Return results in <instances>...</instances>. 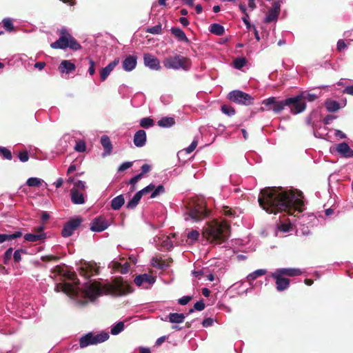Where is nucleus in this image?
<instances>
[{
  "label": "nucleus",
  "mask_w": 353,
  "mask_h": 353,
  "mask_svg": "<svg viewBox=\"0 0 353 353\" xmlns=\"http://www.w3.org/2000/svg\"><path fill=\"white\" fill-rule=\"evenodd\" d=\"M303 193L286 190L281 187H266L261 190L258 202L259 206L268 214L286 212L293 214L295 211H303Z\"/></svg>",
  "instance_id": "f257e3e1"
},
{
  "label": "nucleus",
  "mask_w": 353,
  "mask_h": 353,
  "mask_svg": "<svg viewBox=\"0 0 353 353\" xmlns=\"http://www.w3.org/2000/svg\"><path fill=\"white\" fill-rule=\"evenodd\" d=\"M230 234V225L226 221H212L207 223L203 230V236L209 242L221 244L225 242Z\"/></svg>",
  "instance_id": "f03ea898"
},
{
  "label": "nucleus",
  "mask_w": 353,
  "mask_h": 353,
  "mask_svg": "<svg viewBox=\"0 0 353 353\" xmlns=\"http://www.w3.org/2000/svg\"><path fill=\"white\" fill-rule=\"evenodd\" d=\"M302 274L297 268H279L271 274L275 281L276 289L279 292L286 290L290 287V280L285 276H296Z\"/></svg>",
  "instance_id": "7ed1b4c3"
},
{
  "label": "nucleus",
  "mask_w": 353,
  "mask_h": 353,
  "mask_svg": "<svg viewBox=\"0 0 353 353\" xmlns=\"http://www.w3.org/2000/svg\"><path fill=\"white\" fill-rule=\"evenodd\" d=\"M103 289L107 294L115 296H125L132 292V287L122 277H116L111 283L104 285Z\"/></svg>",
  "instance_id": "20e7f679"
},
{
  "label": "nucleus",
  "mask_w": 353,
  "mask_h": 353,
  "mask_svg": "<svg viewBox=\"0 0 353 353\" xmlns=\"http://www.w3.org/2000/svg\"><path fill=\"white\" fill-rule=\"evenodd\" d=\"M60 37L56 41L52 43L50 46L54 49H65L70 48L72 50H79L81 49V44L73 37L65 28H62L59 31Z\"/></svg>",
  "instance_id": "39448f33"
},
{
  "label": "nucleus",
  "mask_w": 353,
  "mask_h": 353,
  "mask_svg": "<svg viewBox=\"0 0 353 353\" xmlns=\"http://www.w3.org/2000/svg\"><path fill=\"white\" fill-rule=\"evenodd\" d=\"M188 214L192 219L199 221L207 217L210 211L203 201H192L188 205Z\"/></svg>",
  "instance_id": "423d86ee"
},
{
  "label": "nucleus",
  "mask_w": 353,
  "mask_h": 353,
  "mask_svg": "<svg viewBox=\"0 0 353 353\" xmlns=\"http://www.w3.org/2000/svg\"><path fill=\"white\" fill-rule=\"evenodd\" d=\"M190 64L191 62L188 58L180 54L168 57L163 61V65L168 69L188 70Z\"/></svg>",
  "instance_id": "0eeeda50"
},
{
  "label": "nucleus",
  "mask_w": 353,
  "mask_h": 353,
  "mask_svg": "<svg viewBox=\"0 0 353 353\" xmlns=\"http://www.w3.org/2000/svg\"><path fill=\"white\" fill-rule=\"evenodd\" d=\"M109 337V334L105 332L97 334H94L93 332H88L79 339V345L81 348H84L88 345L103 343L107 341Z\"/></svg>",
  "instance_id": "6e6552de"
},
{
  "label": "nucleus",
  "mask_w": 353,
  "mask_h": 353,
  "mask_svg": "<svg viewBox=\"0 0 353 353\" xmlns=\"http://www.w3.org/2000/svg\"><path fill=\"white\" fill-rule=\"evenodd\" d=\"M228 98L232 102L244 105H250L254 103V98L251 95L239 90L230 92Z\"/></svg>",
  "instance_id": "1a4fd4ad"
},
{
  "label": "nucleus",
  "mask_w": 353,
  "mask_h": 353,
  "mask_svg": "<svg viewBox=\"0 0 353 353\" xmlns=\"http://www.w3.org/2000/svg\"><path fill=\"white\" fill-rule=\"evenodd\" d=\"M285 104L290 109V112L293 114L303 112L306 108V103L301 99V96L299 95L285 99Z\"/></svg>",
  "instance_id": "9d476101"
},
{
  "label": "nucleus",
  "mask_w": 353,
  "mask_h": 353,
  "mask_svg": "<svg viewBox=\"0 0 353 353\" xmlns=\"http://www.w3.org/2000/svg\"><path fill=\"white\" fill-rule=\"evenodd\" d=\"M82 222L83 219L79 216L70 219L64 224L61 235L65 238L72 236L74 231L79 227Z\"/></svg>",
  "instance_id": "9b49d317"
},
{
  "label": "nucleus",
  "mask_w": 353,
  "mask_h": 353,
  "mask_svg": "<svg viewBox=\"0 0 353 353\" xmlns=\"http://www.w3.org/2000/svg\"><path fill=\"white\" fill-rule=\"evenodd\" d=\"M262 104L267 107V110H272L276 114L280 113L285 107V100L278 101L274 97L264 99Z\"/></svg>",
  "instance_id": "f8f14e48"
},
{
  "label": "nucleus",
  "mask_w": 353,
  "mask_h": 353,
  "mask_svg": "<svg viewBox=\"0 0 353 353\" xmlns=\"http://www.w3.org/2000/svg\"><path fill=\"white\" fill-rule=\"evenodd\" d=\"M79 272L81 276L89 279L91 276L99 274V268L95 263H90L85 262L79 269Z\"/></svg>",
  "instance_id": "ddd939ff"
},
{
  "label": "nucleus",
  "mask_w": 353,
  "mask_h": 353,
  "mask_svg": "<svg viewBox=\"0 0 353 353\" xmlns=\"http://www.w3.org/2000/svg\"><path fill=\"white\" fill-rule=\"evenodd\" d=\"M54 290L57 292L62 291L63 293L66 294L70 297L77 296L79 294L78 288L69 283L57 284Z\"/></svg>",
  "instance_id": "4468645a"
},
{
  "label": "nucleus",
  "mask_w": 353,
  "mask_h": 353,
  "mask_svg": "<svg viewBox=\"0 0 353 353\" xmlns=\"http://www.w3.org/2000/svg\"><path fill=\"white\" fill-rule=\"evenodd\" d=\"M150 192H152L150 198L154 199L159 194H163L165 192V188L163 185H159L156 188L153 183H150L143 189L139 191V192L141 193V196Z\"/></svg>",
  "instance_id": "2eb2a0df"
},
{
  "label": "nucleus",
  "mask_w": 353,
  "mask_h": 353,
  "mask_svg": "<svg viewBox=\"0 0 353 353\" xmlns=\"http://www.w3.org/2000/svg\"><path fill=\"white\" fill-rule=\"evenodd\" d=\"M281 4L279 1L273 3L272 6L268 10L266 17L264 20L265 23H270L272 21H276L280 14Z\"/></svg>",
  "instance_id": "dca6fc26"
},
{
  "label": "nucleus",
  "mask_w": 353,
  "mask_h": 353,
  "mask_svg": "<svg viewBox=\"0 0 353 353\" xmlns=\"http://www.w3.org/2000/svg\"><path fill=\"white\" fill-rule=\"evenodd\" d=\"M85 293L90 299L93 300L101 294V288L98 283H92L86 288Z\"/></svg>",
  "instance_id": "f3484780"
},
{
  "label": "nucleus",
  "mask_w": 353,
  "mask_h": 353,
  "mask_svg": "<svg viewBox=\"0 0 353 353\" xmlns=\"http://www.w3.org/2000/svg\"><path fill=\"white\" fill-rule=\"evenodd\" d=\"M108 225L105 219L101 216L96 217L90 227L92 232H102L108 228Z\"/></svg>",
  "instance_id": "a211bd4d"
},
{
  "label": "nucleus",
  "mask_w": 353,
  "mask_h": 353,
  "mask_svg": "<svg viewBox=\"0 0 353 353\" xmlns=\"http://www.w3.org/2000/svg\"><path fill=\"white\" fill-rule=\"evenodd\" d=\"M144 64L152 70H159L160 63L157 58L151 54H145L143 57Z\"/></svg>",
  "instance_id": "6ab92c4d"
},
{
  "label": "nucleus",
  "mask_w": 353,
  "mask_h": 353,
  "mask_svg": "<svg viewBox=\"0 0 353 353\" xmlns=\"http://www.w3.org/2000/svg\"><path fill=\"white\" fill-rule=\"evenodd\" d=\"M119 63V59H115L113 61L108 63L107 66L103 68L100 71V78L101 81H104L110 72L114 70V68L118 65Z\"/></svg>",
  "instance_id": "aec40b11"
},
{
  "label": "nucleus",
  "mask_w": 353,
  "mask_h": 353,
  "mask_svg": "<svg viewBox=\"0 0 353 353\" xmlns=\"http://www.w3.org/2000/svg\"><path fill=\"white\" fill-rule=\"evenodd\" d=\"M336 150L343 157H353V150L345 142L338 144Z\"/></svg>",
  "instance_id": "412c9836"
},
{
  "label": "nucleus",
  "mask_w": 353,
  "mask_h": 353,
  "mask_svg": "<svg viewBox=\"0 0 353 353\" xmlns=\"http://www.w3.org/2000/svg\"><path fill=\"white\" fill-rule=\"evenodd\" d=\"M134 282L137 286H141L144 283L152 284L155 282V278L150 274H143L137 276Z\"/></svg>",
  "instance_id": "4be33fe9"
},
{
  "label": "nucleus",
  "mask_w": 353,
  "mask_h": 353,
  "mask_svg": "<svg viewBox=\"0 0 353 353\" xmlns=\"http://www.w3.org/2000/svg\"><path fill=\"white\" fill-rule=\"evenodd\" d=\"M133 141L137 147H143L146 142V132L143 130H138L134 136Z\"/></svg>",
  "instance_id": "5701e85b"
},
{
  "label": "nucleus",
  "mask_w": 353,
  "mask_h": 353,
  "mask_svg": "<svg viewBox=\"0 0 353 353\" xmlns=\"http://www.w3.org/2000/svg\"><path fill=\"white\" fill-rule=\"evenodd\" d=\"M123 68L125 71H132L137 65V57L133 55L128 56L122 62Z\"/></svg>",
  "instance_id": "b1692460"
},
{
  "label": "nucleus",
  "mask_w": 353,
  "mask_h": 353,
  "mask_svg": "<svg viewBox=\"0 0 353 353\" xmlns=\"http://www.w3.org/2000/svg\"><path fill=\"white\" fill-rule=\"evenodd\" d=\"M70 194L71 201L74 204L81 205L85 203L83 192L76 190V188H72Z\"/></svg>",
  "instance_id": "393cba45"
},
{
  "label": "nucleus",
  "mask_w": 353,
  "mask_h": 353,
  "mask_svg": "<svg viewBox=\"0 0 353 353\" xmlns=\"http://www.w3.org/2000/svg\"><path fill=\"white\" fill-rule=\"evenodd\" d=\"M59 69L61 72H66L68 74L75 70L76 65L74 63L70 62V61L63 60L60 63Z\"/></svg>",
  "instance_id": "a878e982"
},
{
  "label": "nucleus",
  "mask_w": 353,
  "mask_h": 353,
  "mask_svg": "<svg viewBox=\"0 0 353 353\" xmlns=\"http://www.w3.org/2000/svg\"><path fill=\"white\" fill-rule=\"evenodd\" d=\"M172 34L174 35L175 38L179 41H183L185 43H190V40L186 37L185 33L179 28H172L170 30Z\"/></svg>",
  "instance_id": "bb28decb"
},
{
  "label": "nucleus",
  "mask_w": 353,
  "mask_h": 353,
  "mask_svg": "<svg viewBox=\"0 0 353 353\" xmlns=\"http://www.w3.org/2000/svg\"><path fill=\"white\" fill-rule=\"evenodd\" d=\"M101 143L105 150L103 155L110 154L112 150V145L110 138L107 135H103L101 138Z\"/></svg>",
  "instance_id": "cd10ccee"
},
{
  "label": "nucleus",
  "mask_w": 353,
  "mask_h": 353,
  "mask_svg": "<svg viewBox=\"0 0 353 353\" xmlns=\"http://www.w3.org/2000/svg\"><path fill=\"white\" fill-rule=\"evenodd\" d=\"M125 203V199L123 194L114 197L111 201V208L114 210H119Z\"/></svg>",
  "instance_id": "c85d7f7f"
},
{
  "label": "nucleus",
  "mask_w": 353,
  "mask_h": 353,
  "mask_svg": "<svg viewBox=\"0 0 353 353\" xmlns=\"http://www.w3.org/2000/svg\"><path fill=\"white\" fill-rule=\"evenodd\" d=\"M151 264L153 267L160 270H165L166 268L169 267L168 263H166V261L161 258L158 257H153L151 260Z\"/></svg>",
  "instance_id": "c756f323"
},
{
  "label": "nucleus",
  "mask_w": 353,
  "mask_h": 353,
  "mask_svg": "<svg viewBox=\"0 0 353 353\" xmlns=\"http://www.w3.org/2000/svg\"><path fill=\"white\" fill-rule=\"evenodd\" d=\"M46 238V234L45 233L41 234H26L24 236V239L26 241L29 242H36L38 241L43 240Z\"/></svg>",
  "instance_id": "7c9ffc66"
},
{
  "label": "nucleus",
  "mask_w": 353,
  "mask_h": 353,
  "mask_svg": "<svg viewBox=\"0 0 353 353\" xmlns=\"http://www.w3.org/2000/svg\"><path fill=\"white\" fill-rule=\"evenodd\" d=\"M168 317L170 323H181L184 321L185 316L182 313H170Z\"/></svg>",
  "instance_id": "2f4dec72"
},
{
  "label": "nucleus",
  "mask_w": 353,
  "mask_h": 353,
  "mask_svg": "<svg viewBox=\"0 0 353 353\" xmlns=\"http://www.w3.org/2000/svg\"><path fill=\"white\" fill-rule=\"evenodd\" d=\"M22 236L21 232H15L13 234H0V243L5 242L6 241H12L14 239L19 238Z\"/></svg>",
  "instance_id": "473e14b6"
},
{
  "label": "nucleus",
  "mask_w": 353,
  "mask_h": 353,
  "mask_svg": "<svg viewBox=\"0 0 353 353\" xmlns=\"http://www.w3.org/2000/svg\"><path fill=\"white\" fill-rule=\"evenodd\" d=\"M175 124V120L173 117H165L158 121V125L162 128H169Z\"/></svg>",
  "instance_id": "72a5a7b5"
},
{
  "label": "nucleus",
  "mask_w": 353,
  "mask_h": 353,
  "mask_svg": "<svg viewBox=\"0 0 353 353\" xmlns=\"http://www.w3.org/2000/svg\"><path fill=\"white\" fill-rule=\"evenodd\" d=\"M141 197L142 196L141 195V193L137 192L134 195L133 198L128 202V203L126 205V208L128 209H134L139 204Z\"/></svg>",
  "instance_id": "f704fd0d"
},
{
  "label": "nucleus",
  "mask_w": 353,
  "mask_h": 353,
  "mask_svg": "<svg viewBox=\"0 0 353 353\" xmlns=\"http://www.w3.org/2000/svg\"><path fill=\"white\" fill-rule=\"evenodd\" d=\"M210 31L215 35L221 36L224 34L225 29L223 26L219 23H213L210 26Z\"/></svg>",
  "instance_id": "c9c22d12"
},
{
  "label": "nucleus",
  "mask_w": 353,
  "mask_h": 353,
  "mask_svg": "<svg viewBox=\"0 0 353 353\" xmlns=\"http://www.w3.org/2000/svg\"><path fill=\"white\" fill-rule=\"evenodd\" d=\"M265 273H266L265 270L259 269V270H257L253 272L252 273L250 274L247 276V279L249 282H252V281H254L256 278L265 274Z\"/></svg>",
  "instance_id": "e433bc0d"
},
{
  "label": "nucleus",
  "mask_w": 353,
  "mask_h": 353,
  "mask_svg": "<svg viewBox=\"0 0 353 353\" xmlns=\"http://www.w3.org/2000/svg\"><path fill=\"white\" fill-rule=\"evenodd\" d=\"M154 124V120L150 117L143 118L140 121V125L143 128H148L153 126Z\"/></svg>",
  "instance_id": "4c0bfd02"
},
{
  "label": "nucleus",
  "mask_w": 353,
  "mask_h": 353,
  "mask_svg": "<svg viewBox=\"0 0 353 353\" xmlns=\"http://www.w3.org/2000/svg\"><path fill=\"white\" fill-rule=\"evenodd\" d=\"M41 183L42 180L36 177L29 178L26 181V184L30 187H39Z\"/></svg>",
  "instance_id": "58836bf2"
},
{
  "label": "nucleus",
  "mask_w": 353,
  "mask_h": 353,
  "mask_svg": "<svg viewBox=\"0 0 353 353\" xmlns=\"http://www.w3.org/2000/svg\"><path fill=\"white\" fill-rule=\"evenodd\" d=\"M247 63V60L245 57H239L234 60V67L236 69L242 68Z\"/></svg>",
  "instance_id": "ea45409f"
},
{
  "label": "nucleus",
  "mask_w": 353,
  "mask_h": 353,
  "mask_svg": "<svg viewBox=\"0 0 353 353\" xmlns=\"http://www.w3.org/2000/svg\"><path fill=\"white\" fill-rule=\"evenodd\" d=\"M124 323L122 321H120L117 323L112 329H111V334L113 335H117L119 334L121 332H122L124 329Z\"/></svg>",
  "instance_id": "a19ab883"
},
{
  "label": "nucleus",
  "mask_w": 353,
  "mask_h": 353,
  "mask_svg": "<svg viewBox=\"0 0 353 353\" xmlns=\"http://www.w3.org/2000/svg\"><path fill=\"white\" fill-rule=\"evenodd\" d=\"M327 110L330 112H334L339 109V104L338 102L331 101L326 103Z\"/></svg>",
  "instance_id": "79ce46f5"
},
{
  "label": "nucleus",
  "mask_w": 353,
  "mask_h": 353,
  "mask_svg": "<svg viewBox=\"0 0 353 353\" xmlns=\"http://www.w3.org/2000/svg\"><path fill=\"white\" fill-rule=\"evenodd\" d=\"M63 275L66 279L74 281V283L75 285H79V280L77 279V274L74 272H66V273H64Z\"/></svg>",
  "instance_id": "37998d69"
},
{
  "label": "nucleus",
  "mask_w": 353,
  "mask_h": 353,
  "mask_svg": "<svg viewBox=\"0 0 353 353\" xmlns=\"http://www.w3.org/2000/svg\"><path fill=\"white\" fill-rule=\"evenodd\" d=\"M0 154L6 159L12 160V159L10 150L6 148L0 147Z\"/></svg>",
  "instance_id": "c03bdc74"
},
{
  "label": "nucleus",
  "mask_w": 353,
  "mask_h": 353,
  "mask_svg": "<svg viewBox=\"0 0 353 353\" xmlns=\"http://www.w3.org/2000/svg\"><path fill=\"white\" fill-rule=\"evenodd\" d=\"M161 24L159 23L154 26L148 28L146 32L153 34H159L161 33Z\"/></svg>",
  "instance_id": "a18cd8bd"
},
{
  "label": "nucleus",
  "mask_w": 353,
  "mask_h": 353,
  "mask_svg": "<svg viewBox=\"0 0 353 353\" xmlns=\"http://www.w3.org/2000/svg\"><path fill=\"white\" fill-rule=\"evenodd\" d=\"M221 111L228 116H232L235 114L234 108L228 105H223L221 106Z\"/></svg>",
  "instance_id": "49530a36"
},
{
  "label": "nucleus",
  "mask_w": 353,
  "mask_h": 353,
  "mask_svg": "<svg viewBox=\"0 0 353 353\" xmlns=\"http://www.w3.org/2000/svg\"><path fill=\"white\" fill-rule=\"evenodd\" d=\"M3 24L5 29L8 31L11 32L14 30V26L12 19L10 18H6L3 20Z\"/></svg>",
  "instance_id": "de8ad7c7"
},
{
  "label": "nucleus",
  "mask_w": 353,
  "mask_h": 353,
  "mask_svg": "<svg viewBox=\"0 0 353 353\" xmlns=\"http://www.w3.org/2000/svg\"><path fill=\"white\" fill-rule=\"evenodd\" d=\"M26 254V252L23 249L17 250L13 254V259L14 263H18L21 261V254Z\"/></svg>",
  "instance_id": "09e8293b"
},
{
  "label": "nucleus",
  "mask_w": 353,
  "mask_h": 353,
  "mask_svg": "<svg viewBox=\"0 0 353 353\" xmlns=\"http://www.w3.org/2000/svg\"><path fill=\"white\" fill-rule=\"evenodd\" d=\"M12 252H13L12 248H8L5 252L4 255H3V263L4 264H6V265L8 264L9 261L12 259V256L13 255Z\"/></svg>",
  "instance_id": "8fccbe9b"
},
{
  "label": "nucleus",
  "mask_w": 353,
  "mask_h": 353,
  "mask_svg": "<svg viewBox=\"0 0 353 353\" xmlns=\"http://www.w3.org/2000/svg\"><path fill=\"white\" fill-rule=\"evenodd\" d=\"M205 307V305L203 300L197 301L196 303H194V308H191L189 310V313L193 312L194 310L198 311H202L203 310H204Z\"/></svg>",
  "instance_id": "3c124183"
},
{
  "label": "nucleus",
  "mask_w": 353,
  "mask_h": 353,
  "mask_svg": "<svg viewBox=\"0 0 353 353\" xmlns=\"http://www.w3.org/2000/svg\"><path fill=\"white\" fill-rule=\"evenodd\" d=\"M72 188H76V190L83 192L85 191L86 187L83 181L79 180L74 183Z\"/></svg>",
  "instance_id": "603ef678"
},
{
  "label": "nucleus",
  "mask_w": 353,
  "mask_h": 353,
  "mask_svg": "<svg viewBox=\"0 0 353 353\" xmlns=\"http://www.w3.org/2000/svg\"><path fill=\"white\" fill-rule=\"evenodd\" d=\"M299 96H301V99L304 100L305 102V101H313L317 98L316 95L310 93H302L301 94H299Z\"/></svg>",
  "instance_id": "864d4df0"
},
{
  "label": "nucleus",
  "mask_w": 353,
  "mask_h": 353,
  "mask_svg": "<svg viewBox=\"0 0 353 353\" xmlns=\"http://www.w3.org/2000/svg\"><path fill=\"white\" fill-rule=\"evenodd\" d=\"M74 149L77 152H83L86 150V145L84 141H79L77 143Z\"/></svg>",
  "instance_id": "5fc2aeb1"
},
{
  "label": "nucleus",
  "mask_w": 353,
  "mask_h": 353,
  "mask_svg": "<svg viewBox=\"0 0 353 353\" xmlns=\"http://www.w3.org/2000/svg\"><path fill=\"white\" fill-rule=\"evenodd\" d=\"M87 59L89 61V68H88V72L89 74L92 76L95 74V62L91 59L88 57Z\"/></svg>",
  "instance_id": "6e6d98bb"
},
{
  "label": "nucleus",
  "mask_w": 353,
  "mask_h": 353,
  "mask_svg": "<svg viewBox=\"0 0 353 353\" xmlns=\"http://www.w3.org/2000/svg\"><path fill=\"white\" fill-rule=\"evenodd\" d=\"M18 157L21 162H27L29 159V155L26 150L19 152Z\"/></svg>",
  "instance_id": "4d7b16f0"
},
{
  "label": "nucleus",
  "mask_w": 353,
  "mask_h": 353,
  "mask_svg": "<svg viewBox=\"0 0 353 353\" xmlns=\"http://www.w3.org/2000/svg\"><path fill=\"white\" fill-rule=\"evenodd\" d=\"M192 299L191 296H184L178 300V303L181 305L188 304Z\"/></svg>",
  "instance_id": "13d9d810"
},
{
  "label": "nucleus",
  "mask_w": 353,
  "mask_h": 353,
  "mask_svg": "<svg viewBox=\"0 0 353 353\" xmlns=\"http://www.w3.org/2000/svg\"><path fill=\"white\" fill-rule=\"evenodd\" d=\"M199 236V233L197 230H192L188 234V239L192 241H196Z\"/></svg>",
  "instance_id": "bf43d9fd"
},
{
  "label": "nucleus",
  "mask_w": 353,
  "mask_h": 353,
  "mask_svg": "<svg viewBox=\"0 0 353 353\" xmlns=\"http://www.w3.org/2000/svg\"><path fill=\"white\" fill-rule=\"evenodd\" d=\"M197 145H198L197 140H194L192 142V143L190 145V146L185 149L186 153L190 154V153L192 152L196 148Z\"/></svg>",
  "instance_id": "052dcab7"
},
{
  "label": "nucleus",
  "mask_w": 353,
  "mask_h": 353,
  "mask_svg": "<svg viewBox=\"0 0 353 353\" xmlns=\"http://www.w3.org/2000/svg\"><path fill=\"white\" fill-rule=\"evenodd\" d=\"M279 230L284 232H290L292 230V224L291 223H282L279 226Z\"/></svg>",
  "instance_id": "680f3d73"
},
{
  "label": "nucleus",
  "mask_w": 353,
  "mask_h": 353,
  "mask_svg": "<svg viewBox=\"0 0 353 353\" xmlns=\"http://www.w3.org/2000/svg\"><path fill=\"white\" fill-rule=\"evenodd\" d=\"M132 165V162H124L119 167L118 170L119 172L125 171V170L130 168Z\"/></svg>",
  "instance_id": "e2e57ef3"
},
{
  "label": "nucleus",
  "mask_w": 353,
  "mask_h": 353,
  "mask_svg": "<svg viewBox=\"0 0 353 353\" xmlns=\"http://www.w3.org/2000/svg\"><path fill=\"white\" fill-rule=\"evenodd\" d=\"M59 258L57 256L46 255L41 257L43 261H58Z\"/></svg>",
  "instance_id": "0e129e2a"
},
{
  "label": "nucleus",
  "mask_w": 353,
  "mask_h": 353,
  "mask_svg": "<svg viewBox=\"0 0 353 353\" xmlns=\"http://www.w3.org/2000/svg\"><path fill=\"white\" fill-rule=\"evenodd\" d=\"M213 319L212 318H206L202 322V325L205 327H210L213 324Z\"/></svg>",
  "instance_id": "69168bd1"
},
{
  "label": "nucleus",
  "mask_w": 353,
  "mask_h": 353,
  "mask_svg": "<svg viewBox=\"0 0 353 353\" xmlns=\"http://www.w3.org/2000/svg\"><path fill=\"white\" fill-rule=\"evenodd\" d=\"M129 268H130L129 263L125 262L123 265H121L119 272L121 274H126L129 271Z\"/></svg>",
  "instance_id": "338daca9"
},
{
  "label": "nucleus",
  "mask_w": 353,
  "mask_h": 353,
  "mask_svg": "<svg viewBox=\"0 0 353 353\" xmlns=\"http://www.w3.org/2000/svg\"><path fill=\"white\" fill-rule=\"evenodd\" d=\"M142 174H138L137 175L132 177L129 183L134 185L135 183H137L139 180H140L142 178Z\"/></svg>",
  "instance_id": "774afa93"
}]
</instances>
